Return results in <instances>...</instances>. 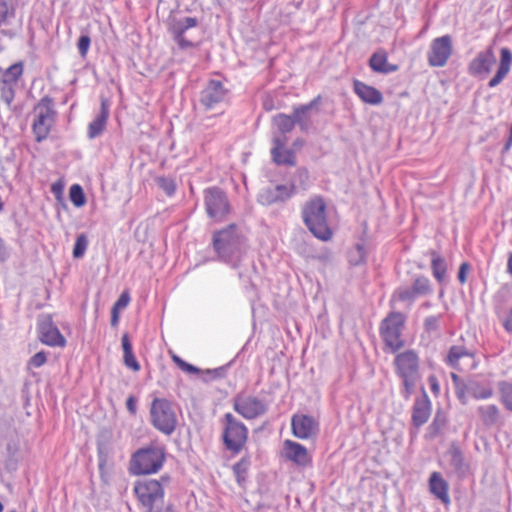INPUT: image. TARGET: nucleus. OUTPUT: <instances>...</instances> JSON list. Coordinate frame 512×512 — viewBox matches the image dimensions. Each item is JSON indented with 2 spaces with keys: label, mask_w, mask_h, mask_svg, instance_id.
Listing matches in <instances>:
<instances>
[{
  "label": "nucleus",
  "mask_w": 512,
  "mask_h": 512,
  "mask_svg": "<svg viewBox=\"0 0 512 512\" xmlns=\"http://www.w3.org/2000/svg\"><path fill=\"white\" fill-rule=\"evenodd\" d=\"M110 115V104L107 99H102L98 114L88 125L87 136L89 139H95L104 131Z\"/></svg>",
  "instance_id": "412c9836"
},
{
  "label": "nucleus",
  "mask_w": 512,
  "mask_h": 512,
  "mask_svg": "<svg viewBox=\"0 0 512 512\" xmlns=\"http://www.w3.org/2000/svg\"><path fill=\"white\" fill-rule=\"evenodd\" d=\"M56 112L50 98H42L34 108L33 133L38 142L46 139L55 122Z\"/></svg>",
  "instance_id": "423d86ee"
},
{
  "label": "nucleus",
  "mask_w": 512,
  "mask_h": 512,
  "mask_svg": "<svg viewBox=\"0 0 512 512\" xmlns=\"http://www.w3.org/2000/svg\"><path fill=\"white\" fill-rule=\"evenodd\" d=\"M126 407L131 414L137 411V399L134 396H129L126 401Z\"/></svg>",
  "instance_id": "864d4df0"
},
{
  "label": "nucleus",
  "mask_w": 512,
  "mask_h": 512,
  "mask_svg": "<svg viewBox=\"0 0 512 512\" xmlns=\"http://www.w3.org/2000/svg\"><path fill=\"white\" fill-rule=\"evenodd\" d=\"M248 438V428L244 423L236 419L231 413H226L223 418V443L227 450L234 454L239 453Z\"/></svg>",
  "instance_id": "39448f33"
},
{
  "label": "nucleus",
  "mask_w": 512,
  "mask_h": 512,
  "mask_svg": "<svg viewBox=\"0 0 512 512\" xmlns=\"http://www.w3.org/2000/svg\"><path fill=\"white\" fill-rule=\"evenodd\" d=\"M477 413L481 422L487 427H492L499 422L500 410L495 404L480 405L477 407Z\"/></svg>",
  "instance_id": "cd10ccee"
},
{
  "label": "nucleus",
  "mask_w": 512,
  "mask_h": 512,
  "mask_svg": "<svg viewBox=\"0 0 512 512\" xmlns=\"http://www.w3.org/2000/svg\"><path fill=\"white\" fill-rule=\"evenodd\" d=\"M508 271L512 275V254L510 255L508 259Z\"/></svg>",
  "instance_id": "bf43d9fd"
},
{
  "label": "nucleus",
  "mask_w": 512,
  "mask_h": 512,
  "mask_svg": "<svg viewBox=\"0 0 512 512\" xmlns=\"http://www.w3.org/2000/svg\"><path fill=\"white\" fill-rule=\"evenodd\" d=\"M248 465L249 462L245 459H242L233 466V470L234 473L237 475L238 481H240V478L246 473Z\"/></svg>",
  "instance_id": "09e8293b"
},
{
  "label": "nucleus",
  "mask_w": 512,
  "mask_h": 512,
  "mask_svg": "<svg viewBox=\"0 0 512 512\" xmlns=\"http://www.w3.org/2000/svg\"><path fill=\"white\" fill-rule=\"evenodd\" d=\"M299 175H300V177H305V178L308 177V173L306 170H299Z\"/></svg>",
  "instance_id": "052dcab7"
},
{
  "label": "nucleus",
  "mask_w": 512,
  "mask_h": 512,
  "mask_svg": "<svg viewBox=\"0 0 512 512\" xmlns=\"http://www.w3.org/2000/svg\"><path fill=\"white\" fill-rule=\"evenodd\" d=\"M163 461L164 454L161 449H141L133 455L130 471L135 475L156 473L162 467Z\"/></svg>",
  "instance_id": "6e6552de"
},
{
  "label": "nucleus",
  "mask_w": 512,
  "mask_h": 512,
  "mask_svg": "<svg viewBox=\"0 0 512 512\" xmlns=\"http://www.w3.org/2000/svg\"><path fill=\"white\" fill-rule=\"evenodd\" d=\"M134 491L146 512H160L163 505L164 491L156 480L139 482Z\"/></svg>",
  "instance_id": "1a4fd4ad"
},
{
  "label": "nucleus",
  "mask_w": 512,
  "mask_h": 512,
  "mask_svg": "<svg viewBox=\"0 0 512 512\" xmlns=\"http://www.w3.org/2000/svg\"><path fill=\"white\" fill-rule=\"evenodd\" d=\"M130 302V296L127 292H123L120 297L118 298V300L115 302V304L113 305L112 308H114V310H121V309H124L128 306Z\"/></svg>",
  "instance_id": "8fccbe9b"
},
{
  "label": "nucleus",
  "mask_w": 512,
  "mask_h": 512,
  "mask_svg": "<svg viewBox=\"0 0 512 512\" xmlns=\"http://www.w3.org/2000/svg\"><path fill=\"white\" fill-rule=\"evenodd\" d=\"M404 323L405 317L400 312H391L381 323L380 335L386 347L392 352L399 350L404 345L401 338Z\"/></svg>",
  "instance_id": "0eeeda50"
},
{
  "label": "nucleus",
  "mask_w": 512,
  "mask_h": 512,
  "mask_svg": "<svg viewBox=\"0 0 512 512\" xmlns=\"http://www.w3.org/2000/svg\"><path fill=\"white\" fill-rule=\"evenodd\" d=\"M440 315H431L425 318L424 327L427 331H436L439 328Z\"/></svg>",
  "instance_id": "a18cd8bd"
},
{
  "label": "nucleus",
  "mask_w": 512,
  "mask_h": 512,
  "mask_svg": "<svg viewBox=\"0 0 512 512\" xmlns=\"http://www.w3.org/2000/svg\"><path fill=\"white\" fill-rule=\"evenodd\" d=\"M2 511H3V505H2V503L0 502V512H2Z\"/></svg>",
  "instance_id": "680f3d73"
},
{
  "label": "nucleus",
  "mask_w": 512,
  "mask_h": 512,
  "mask_svg": "<svg viewBox=\"0 0 512 512\" xmlns=\"http://www.w3.org/2000/svg\"><path fill=\"white\" fill-rule=\"evenodd\" d=\"M366 259V249L364 244L357 243L348 252V261L351 265H360Z\"/></svg>",
  "instance_id": "e433bc0d"
},
{
  "label": "nucleus",
  "mask_w": 512,
  "mask_h": 512,
  "mask_svg": "<svg viewBox=\"0 0 512 512\" xmlns=\"http://www.w3.org/2000/svg\"><path fill=\"white\" fill-rule=\"evenodd\" d=\"M448 456L454 472L460 477L466 476L469 472V464L465 460L462 450L457 445L453 444L448 450Z\"/></svg>",
  "instance_id": "bb28decb"
},
{
  "label": "nucleus",
  "mask_w": 512,
  "mask_h": 512,
  "mask_svg": "<svg viewBox=\"0 0 512 512\" xmlns=\"http://www.w3.org/2000/svg\"><path fill=\"white\" fill-rule=\"evenodd\" d=\"M321 97L314 98L308 104L299 106L294 109L291 116L295 120V124H299L302 130H305L309 124L308 112L320 103Z\"/></svg>",
  "instance_id": "c756f323"
},
{
  "label": "nucleus",
  "mask_w": 512,
  "mask_h": 512,
  "mask_svg": "<svg viewBox=\"0 0 512 512\" xmlns=\"http://www.w3.org/2000/svg\"><path fill=\"white\" fill-rule=\"evenodd\" d=\"M13 17V0H0V27L8 25Z\"/></svg>",
  "instance_id": "c9c22d12"
},
{
  "label": "nucleus",
  "mask_w": 512,
  "mask_h": 512,
  "mask_svg": "<svg viewBox=\"0 0 512 512\" xmlns=\"http://www.w3.org/2000/svg\"><path fill=\"white\" fill-rule=\"evenodd\" d=\"M172 360L182 371H184L188 374H197L200 372L199 368H197L196 366H194L192 364L187 363L186 361H184L182 358H180L177 355H173Z\"/></svg>",
  "instance_id": "37998d69"
},
{
  "label": "nucleus",
  "mask_w": 512,
  "mask_h": 512,
  "mask_svg": "<svg viewBox=\"0 0 512 512\" xmlns=\"http://www.w3.org/2000/svg\"><path fill=\"white\" fill-rule=\"evenodd\" d=\"M394 365L397 376L402 380L401 394L408 399L420 378L419 357L413 350H406L396 355Z\"/></svg>",
  "instance_id": "7ed1b4c3"
},
{
  "label": "nucleus",
  "mask_w": 512,
  "mask_h": 512,
  "mask_svg": "<svg viewBox=\"0 0 512 512\" xmlns=\"http://www.w3.org/2000/svg\"><path fill=\"white\" fill-rule=\"evenodd\" d=\"M496 57L492 48L479 52L469 64V73L473 76H485L490 73Z\"/></svg>",
  "instance_id": "aec40b11"
},
{
  "label": "nucleus",
  "mask_w": 512,
  "mask_h": 512,
  "mask_svg": "<svg viewBox=\"0 0 512 512\" xmlns=\"http://www.w3.org/2000/svg\"><path fill=\"white\" fill-rule=\"evenodd\" d=\"M118 312H119V310H114V308H112V317H111V325L112 326H116L118 324V321H119Z\"/></svg>",
  "instance_id": "6e6d98bb"
},
{
  "label": "nucleus",
  "mask_w": 512,
  "mask_h": 512,
  "mask_svg": "<svg viewBox=\"0 0 512 512\" xmlns=\"http://www.w3.org/2000/svg\"><path fill=\"white\" fill-rule=\"evenodd\" d=\"M502 324L507 332L512 333V307L510 308L507 315L503 319Z\"/></svg>",
  "instance_id": "603ef678"
},
{
  "label": "nucleus",
  "mask_w": 512,
  "mask_h": 512,
  "mask_svg": "<svg viewBox=\"0 0 512 512\" xmlns=\"http://www.w3.org/2000/svg\"><path fill=\"white\" fill-rule=\"evenodd\" d=\"M121 344L123 349V363L124 365L131 369L134 372H138L140 370V364L137 361L134 353L131 341L129 339L128 334H124L121 338Z\"/></svg>",
  "instance_id": "2f4dec72"
},
{
  "label": "nucleus",
  "mask_w": 512,
  "mask_h": 512,
  "mask_svg": "<svg viewBox=\"0 0 512 512\" xmlns=\"http://www.w3.org/2000/svg\"><path fill=\"white\" fill-rule=\"evenodd\" d=\"M204 202L208 216L216 221L223 220L230 212L228 198L218 187L204 190Z\"/></svg>",
  "instance_id": "9d476101"
},
{
  "label": "nucleus",
  "mask_w": 512,
  "mask_h": 512,
  "mask_svg": "<svg viewBox=\"0 0 512 512\" xmlns=\"http://www.w3.org/2000/svg\"><path fill=\"white\" fill-rule=\"evenodd\" d=\"M227 89L219 80H210L200 93V103L205 109L216 108L227 99Z\"/></svg>",
  "instance_id": "2eb2a0df"
},
{
  "label": "nucleus",
  "mask_w": 512,
  "mask_h": 512,
  "mask_svg": "<svg viewBox=\"0 0 512 512\" xmlns=\"http://www.w3.org/2000/svg\"><path fill=\"white\" fill-rule=\"evenodd\" d=\"M291 429L296 438L310 439L317 435L319 422L311 415L294 414L291 418Z\"/></svg>",
  "instance_id": "dca6fc26"
},
{
  "label": "nucleus",
  "mask_w": 512,
  "mask_h": 512,
  "mask_svg": "<svg viewBox=\"0 0 512 512\" xmlns=\"http://www.w3.org/2000/svg\"><path fill=\"white\" fill-rule=\"evenodd\" d=\"M469 269V266L467 263H462L460 268H459V272H458V279L461 283H465L466 281V273Z\"/></svg>",
  "instance_id": "5fc2aeb1"
},
{
  "label": "nucleus",
  "mask_w": 512,
  "mask_h": 512,
  "mask_svg": "<svg viewBox=\"0 0 512 512\" xmlns=\"http://www.w3.org/2000/svg\"><path fill=\"white\" fill-rule=\"evenodd\" d=\"M295 193L293 184H280L273 188L263 189L258 196V200L263 205H270L276 202H282L289 199Z\"/></svg>",
  "instance_id": "a211bd4d"
},
{
  "label": "nucleus",
  "mask_w": 512,
  "mask_h": 512,
  "mask_svg": "<svg viewBox=\"0 0 512 512\" xmlns=\"http://www.w3.org/2000/svg\"><path fill=\"white\" fill-rule=\"evenodd\" d=\"M432 293L430 281L425 276L417 277L411 287L398 289L392 298V301L399 300L408 302L411 305L414 300L420 296L429 295Z\"/></svg>",
  "instance_id": "4468645a"
},
{
  "label": "nucleus",
  "mask_w": 512,
  "mask_h": 512,
  "mask_svg": "<svg viewBox=\"0 0 512 512\" xmlns=\"http://www.w3.org/2000/svg\"><path fill=\"white\" fill-rule=\"evenodd\" d=\"M90 43H91V40L88 35L80 36V38L78 40L77 47H78L79 54L82 57H85L87 55L89 47H90Z\"/></svg>",
  "instance_id": "49530a36"
},
{
  "label": "nucleus",
  "mask_w": 512,
  "mask_h": 512,
  "mask_svg": "<svg viewBox=\"0 0 512 512\" xmlns=\"http://www.w3.org/2000/svg\"><path fill=\"white\" fill-rule=\"evenodd\" d=\"M152 425L161 433L171 435L177 426V415L172 403L165 398H155L150 406Z\"/></svg>",
  "instance_id": "20e7f679"
},
{
  "label": "nucleus",
  "mask_w": 512,
  "mask_h": 512,
  "mask_svg": "<svg viewBox=\"0 0 512 512\" xmlns=\"http://www.w3.org/2000/svg\"><path fill=\"white\" fill-rule=\"evenodd\" d=\"M15 96V85H8L1 83L0 97L7 104L10 105Z\"/></svg>",
  "instance_id": "79ce46f5"
},
{
  "label": "nucleus",
  "mask_w": 512,
  "mask_h": 512,
  "mask_svg": "<svg viewBox=\"0 0 512 512\" xmlns=\"http://www.w3.org/2000/svg\"><path fill=\"white\" fill-rule=\"evenodd\" d=\"M88 246V240L84 234L79 235L76 238L74 249H73V256L75 258H81L87 249Z\"/></svg>",
  "instance_id": "a19ab883"
},
{
  "label": "nucleus",
  "mask_w": 512,
  "mask_h": 512,
  "mask_svg": "<svg viewBox=\"0 0 512 512\" xmlns=\"http://www.w3.org/2000/svg\"><path fill=\"white\" fill-rule=\"evenodd\" d=\"M512 65V53L504 47L501 49L500 65L494 77L489 81L488 86L494 88L499 85L502 80L508 75Z\"/></svg>",
  "instance_id": "a878e982"
},
{
  "label": "nucleus",
  "mask_w": 512,
  "mask_h": 512,
  "mask_svg": "<svg viewBox=\"0 0 512 512\" xmlns=\"http://www.w3.org/2000/svg\"><path fill=\"white\" fill-rule=\"evenodd\" d=\"M274 124L278 130L282 133L281 136H285V133L292 131L295 126V120L291 116L285 114H278L274 117Z\"/></svg>",
  "instance_id": "4c0bfd02"
},
{
  "label": "nucleus",
  "mask_w": 512,
  "mask_h": 512,
  "mask_svg": "<svg viewBox=\"0 0 512 512\" xmlns=\"http://www.w3.org/2000/svg\"><path fill=\"white\" fill-rule=\"evenodd\" d=\"M286 136H276L273 139L271 155L278 165H295V155L291 149L285 148Z\"/></svg>",
  "instance_id": "4be33fe9"
},
{
  "label": "nucleus",
  "mask_w": 512,
  "mask_h": 512,
  "mask_svg": "<svg viewBox=\"0 0 512 512\" xmlns=\"http://www.w3.org/2000/svg\"><path fill=\"white\" fill-rule=\"evenodd\" d=\"M40 341L50 347H64L66 339L54 325L50 315H42L38 319Z\"/></svg>",
  "instance_id": "f8f14e48"
},
{
  "label": "nucleus",
  "mask_w": 512,
  "mask_h": 512,
  "mask_svg": "<svg viewBox=\"0 0 512 512\" xmlns=\"http://www.w3.org/2000/svg\"><path fill=\"white\" fill-rule=\"evenodd\" d=\"M233 408L243 418L252 420L264 415L268 404L255 396L237 394L233 399Z\"/></svg>",
  "instance_id": "9b49d317"
},
{
  "label": "nucleus",
  "mask_w": 512,
  "mask_h": 512,
  "mask_svg": "<svg viewBox=\"0 0 512 512\" xmlns=\"http://www.w3.org/2000/svg\"><path fill=\"white\" fill-rule=\"evenodd\" d=\"M467 355L466 350L459 346H453L448 353V362L454 366L458 363L459 359Z\"/></svg>",
  "instance_id": "c03bdc74"
},
{
  "label": "nucleus",
  "mask_w": 512,
  "mask_h": 512,
  "mask_svg": "<svg viewBox=\"0 0 512 512\" xmlns=\"http://www.w3.org/2000/svg\"><path fill=\"white\" fill-rule=\"evenodd\" d=\"M430 492L443 504L450 503L449 485L439 472H433L429 478Z\"/></svg>",
  "instance_id": "b1692460"
},
{
  "label": "nucleus",
  "mask_w": 512,
  "mask_h": 512,
  "mask_svg": "<svg viewBox=\"0 0 512 512\" xmlns=\"http://www.w3.org/2000/svg\"><path fill=\"white\" fill-rule=\"evenodd\" d=\"M431 414V402L428 399L427 395L424 394L422 398H419L415 401L413 406L412 413V421L413 424L417 427L425 424Z\"/></svg>",
  "instance_id": "393cba45"
},
{
  "label": "nucleus",
  "mask_w": 512,
  "mask_h": 512,
  "mask_svg": "<svg viewBox=\"0 0 512 512\" xmlns=\"http://www.w3.org/2000/svg\"><path fill=\"white\" fill-rule=\"evenodd\" d=\"M429 381L431 383V388L434 392H437L439 390V385L434 377H430Z\"/></svg>",
  "instance_id": "13d9d810"
},
{
  "label": "nucleus",
  "mask_w": 512,
  "mask_h": 512,
  "mask_svg": "<svg viewBox=\"0 0 512 512\" xmlns=\"http://www.w3.org/2000/svg\"><path fill=\"white\" fill-rule=\"evenodd\" d=\"M326 210V203L320 196L312 197L302 209V217L309 231L315 237L324 241L332 237V231L327 222Z\"/></svg>",
  "instance_id": "f03ea898"
},
{
  "label": "nucleus",
  "mask_w": 512,
  "mask_h": 512,
  "mask_svg": "<svg viewBox=\"0 0 512 512\" xmlns=\"http://www.w3.org/2000/svg\"><path fill=\"white\" fill-rule=\"evenodd\" d=\"M283 456L299 467H307L311 463L306 447L292 440L284 441Z\"/></svg>",
  "instance_id": "6ab92c4d"
},
{
  "label": "nucleus",
  "mask_w": 512,
  "mask_h": 512,
  "mask_svg": "<svg viewBox=\"0 0 512 512\" xmlns=\"http://www.w3.org/2000/svg\"><path fill=\"white\" fill-rule=\"evenodd\" d=\"M69 198L70 201L78 208L82 207L86 203L85 194L79 184H74L70 187Z\"/></svg>",
  "instance_id": "58836bf2"
},
{
  "label": "nucleus",
  "mask_w": 512,
  "mask_h": 512,
  "mask_svg": "<svg viewBox=\"0 0 512 512\" xmlns=\"http://www.w3.org/2000/svg\"><path fill=\"white\" fill-rule=\"evenodd\" d=\"M452 54V41L449 35L435 38L430 45L427 55L428 63L432 67H443Z\"/></svg>",
  "instance_id": "ddd939ff"
},
{
  "label": "nucleus",
  "mask_w": 512,
  "mask_h": 512,
  "mask_svg": "<svg viewBox=\"0 0 512 512\" xmlns=\"http://www.w3.org/2000/svg\"><path fill=\"white\" fill-rule=\"evenodd\" d=\"M466 390L476 400H485L493 396V389L490 385H486L476 380H470L465 383Z\"/></svg>",
  "instance_id": "c85d7f7f"
},
{
  "label": "nucleus",
  "mask_w": 512,
  "mask_h": 512,
  "mask_svg": "<svg viewBox=\"0 0 512 512\" xmlns=\"http://www.w3.org/2000/svg\"><path fill=\"white\" fill-rule=\"evenodd\" d=\"M22 73H23L22 63H15L5 70V72L2 75L1 83L16 86Z\"/></svg>",
  "instance_id": "f704fd0d"
},
{
  "label": "nucleus",
  "mask_w": 512,
  "mask_h": 512,
  "mask_svg": "<svg viewBox=\"0 0 512 512\" xmlns=\"http://www.w3.org/2000/svg\"><path fill=\"white\" fill-rule=\"evenodd\" d=\"M8 254L3 246V242L0 239V262H3L7 258Z\"/></svg>",
  "instance_id": "4d7b16f0"
},
{
  "label": "nucleus",
  "mask_w": 512,
  "mask_h": 512,
  "mask_svg": "<svg viewBox=\"0 0 512 512\" xmlns=\"http://www.w3.org/2000/svg\"><path fill=\"white\" fill-rule=\"evenodd\" d=\"M213 247L221 261L237 269L245 252V238L239 228L231 224L214 233Z\"/></svg>",
  "instance_id": "f257e3e1"
},
{
  "label": "nucleus",
  "mask_w": 512,
  "mask_h": 512,
  "mask_svg": "<svg viewBox=\"0 0 512 512\" xmlns=\"http://www.w3.org/2000/svg\"><path fill=\"white\" fill-rule=\"evenodd\" d=\"M431 269L434 278L442 284L446 281L447 263L445 259L436 251H431Z\"/></svg>",
  "instance_id": "473e14b6"
},
{
  "label": "nucleus",
  "mask_w": 512,
  "mask_h": 512,
  "mask_svg": "<svg viewBox=\"0 0 512 512\" xmlns=\"http://www.w3.org/2000/svg\"><path fill=\"white\" fill-rule=\"evenodd\" d=\"M466 394H468L465 384H458L456 387V395L458 399L465 404L466 403Z\"/></svg>",
  "instance_id": "3c124183"
},
{
  "label": "nucleus",
  "mask_w": 512,
  "mask_h": 512,
  "mask_svg": "<svg viewBox=\"0 0 512 512\" xmlns=\"http://www.w3.org/2000/svg\"><path fill=\"white\" fill-rule=\"evenodd\" d=\"M158 186L169 196H172L176 191V183L174 179L169 177H159L156 180Z\"/></svg>",
  "instance_id": "ea45409f"
},
{
  "label": "nucleus",
  "mask_w": 512,
  "mask_h": 512,
  "mask_svg": "<svg viewBox=\"0 0 512 512\" xmlns=\"http://www.w3.org/2000/svg\"><path fill=\"white\" fill-rule=\"evenodd\" d=\"M2 33L8 34V32L5 29H2Z\"/></svg>",
  "instance_id": "e2e57ef3"
},
{
  "label": "nucleus",
  "mask_w": 512,
  "mask_h": 512,
  "mask_svg": "<svg viewBox=\"0 0 512 512\" xmlns=\"http://www.w3.org/2000/svg\"><path fill=\"white\" fill-rule=\"evenodd\" d=\"M369 64L373 71L384 74L394 72L398 69L396 65L388 63L387 55L383 51L375 52L371 56Z\"/></svg>",
  "instance_id": "7c9ffc66"
},
{
  "label": "nucleus",
  "mask_w": 512,
  "mask_h": 512,
  "mask_svg": "<svg viewBox=\"0 0 512 512\" xmlns=\"http://www.w3.org/2000/svg\"><path fill=\"white\" fill-rule=\"evenodd\" d=\"M354 92L364 102L370 105H379L383 102L382 93L359 80H355L353 83Z\"/></svg>",
  "instance_id": "5701e85b"
},
{
  "label": "nucleus",
  "mask_w": 512,
  "mask_h": 512,
  "mask_svg": "<svg viewBox=\"0 0 512 512\" xmlns=\"http://www.w3.org/2000/svg\"><path fill=\"white\" fill-rule=\"evenodd\" d=\"M197 24L198 21L195 17H183L172 21L170 31L181 48H190L194 45L193 41L187 39L186 33L189 29L196 27Z\"/></svg>",
  "instance_id": "f3484780"
},
{
  "label": "nucleus",
  "mask_w": 512,
  "mask_h": 512,
  "mask_svg": "<svg viewBox=\"0 0 512 512\" xmlns=\"http://www.w3.org/2000/svg\"><path fill=\"white\" fill-rule=\"evenodd\" d=\"M46 360V354L43 351H40L30 358L29 366L39 368L45 364Z\"/></svg>",
  "instance_id": "de8ad7c7"
},
{
  "label": "nucleus",
  "mask_w": 512,
  "mask_h": 512,
  "mask_svg": "<svg viewBox=\"0 0 512 512\" xmlns=\"http://www.w3.org/2000/svg\"><path fill=\"white\" fill-rule=\"evenodd\" d=\"M499 392V401L504 408L512 413V383L508 381H500L497 384Z\"/></svg>",
  "instance_id": "72a5a7b5"
}]
</instances>
